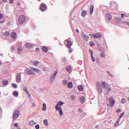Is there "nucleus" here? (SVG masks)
<instances>
[{"mask_svg":"<svg viewBox=\"0 0 129 129\" xmlns=\"http://www.w3.org/2000/svg\"><path fill=\"white\" fill-rule=\"evenodd\" d=\"M68 43L67 44V47H68L70 49L69 50V52H72L73 49L72 48H71V46L73 44L71 40H70V38H69V39H68V40H67Z\"/></svg>","mask_w":129,"mask_h":129,"instance_id":"f257e3e1","label":"nucleus"},{"mask_svg":"<svg viewBox=\"0 0 129 129\" xmlns=\"http://www.w3.org/2000/svg\"><path fill=\"white\" fill-rule=\"evenodd\" d=\"M26 18L24 16V15H21L19 18H18V22L20 24H22L23 23H24L25 22Z\"/></svg>","mask_w":129,"mask_h":129,"instance_id":"f03ea898","label":"nucleus"},{"mask_svg":"<svg viewBox=\"0 0 129 129\" xmlns=\"http://www.w3.org/2000/svg\"><path fill=\"white\" fill-rule=\"evenodd\" d=\"M40 10L43 12L47 10V6L45 3H41L40 4Z\"/></svg>","mask_w":129,"mask_h":129,"instance_id":"7ed1b4c3","label":"nucleus"},{"mask_svg":"<svg viewBox=\"0 0 129 129\" xmlns=\"http://www.w3.org/2000/svg\"><path fill=\"white\" fill-rule=\"evenodd\" d=\"M102 86L103 88H106L108 92L110 91V88L109 87L108 84H107V83H106V82H105L104 81L102 82Z\"/></svg>","mask_w":129,"mask_h":129,"instance_id":"20e7f679","label":"nucleus"},{"mask_svg":"<svg viewBox=\"0 0 129 129\" xmlns=\"http://www.w3.org/2000/svg\"><path fill=\"white\" fill-rule=\"evenodd\" d=\"M58 73V71H55L54 74H53V75H51V77H50V82L51 83H52L53 81V80H54L55 77H56V75H57Z\"/></svg>","mask_w":129,"mask_h":129,"instance_id":"39448f33","label":"nucleus"},{"mask_svg":"<svg viewBox=\"0 0 129 129\" xmlns=\"http://www.w3.org/2000/svg\"><path fill=\"white\" fill-rule=\"evenodd\" d=\"M11 37L12 38L13 40L16 41V40H17V33L12 32L11 34Z\"/></svg>","mask_w":129,"mask_h":129,"instance_id":"423d86ee","label":"nucleus"},{"mask_svg":"<svg viewBox=\"0 0 129 129\" xmlns=\"http://www.w3.org/2000/svg\"><path fill=\"white\" fill-rule=\"evenodd\" d=\"M56 110H58L60 116H62L63 113L62 112V110L61 109V106L57 107V106H55Z\"/></svg>","mask_w":129,"mask_h":129,"instance_id":"0eeeda50","label":"nucleus"},{"mask_svg":"<svg viewBox=\"0 0 129 129\" xmlns=\"http://www.w3.org/2000/svg\"><path fill=\"white\" fill-rule=\"evenodd\" d=\"M82 37L83 39H84V40H86V41H87L89 38V36L87 35V34L84 33L82 34Z\"/></svg>","mask_w":129,"mask_h":129,"instance_id":"6e6552de","label":"nucleus"},{"mask_svg":"<svg viewBox=\"0 0 129 129\" xmlns=\"http://www.w3.org/2000/svg\"><path fill=\"white\" fill-rule=\"evenodd\" d=\"M108 100L109 101V103L111 106H113L114 103L115 102L113 97H109Z\"/></svg>","mask_w":129,"mask_h":129,"instance_id":"1a4fd4ad","label":"nucleus"},{"mask_svg":"<svg viewBox=\"0 0 129 129\" xmlns=\"http://www.w3.org/2000/svg\"><path fill=\"white\" fill-rule=\"evenodd\" d=\"M24 91H25L27 93V94L28 95V97H31V94H30V93L29 92V89H28V87H27L26 86H25L24 87Z\"/></svg>","mask_w":129,"mask_h":129,"instance_id":"9d476101","label":"nucleus"},{"mask_svg":"<svg viewBox=\"0 0 129 129\" xmlns=\"http://www.w3.org/2000/svg\"><path fill=\"white\" fill-rule=\"evenodd\" d=\"M21 73H18L17 74V82H21Z\"/></svg>","mask_w":129,"mask_h":129,"instance_id":"9b49d317","label":"nucleus"},{"mask_svg":"<svg viewBox=\"0 0 129 129\" xmlns=\"http://www.w3.org/2000/svg\"><path fill=\"white\" fill-rule=\"evenodd\" d=\"M94 36V37L95 38H99V37H101L102 34L101 33H97L96 34H92Z\"/></svg>","mask_w":129,"mask_h":129,"instance_id":"f8f14e48","label":"nucleus"},{"mask_svg":"<svg viewBox=\"0 0 129 129\" xmlns=\"http://www.w3.org/2000/svg\"><path fill=\"white\" fill-rule=\"evenodd\" d=\"M94 5H91L90 7V10L91 15H92L93 12L94 11Z\"/></svg>","mask_w":129,"mask_h":129,"instance_id":"ddd939ff","label":"nucleus"},{"mask_svg":"<svg viewBox=\"0 0 129 129\" xmlns=\"http://www.w3.org/2000/svg\"><path fill=\"white\" fill-rule=\"evenodd\" d=\"M26 47H29V48H31L33 46V44L31 43L30 42H27L26 43Z\"/></svg>","mask_w":129,"mask_h":129,"instance_id":"4468645a","label":"nucleus"},{"mask_svg":"<svg viewBox=\"0 0 129 129\" xmlns=\"http://www.w3.org/2000/svg\"><path fill=\"white\" fill-rule=\"evenodd\" d=\"M80 100L82 103H84L85 101V97H84V96H81Z\"/></svg>","mask_w":129,"mask_h":129,"instance_id":"2eb2a0df","label":"nucleus"},{"mask_svg":"<svg viewBox=\"0 0 129 129\" xmlns=\"http://www.w3.org/2000/svg\"><path fill=\"white\" fill-rule=\"evenodd\" d=\"M73 82H69L68 83V88H73Z\"/></svg>","mask_w":129,"mask_h":129,"instance_id":"dca6fc26","label":"nucleus"},{"mask_svg":"<svg viewBox=\"0 0 129 129\" xmlns=\"http://www.w3.org/2000/svg\"><path fill=\"white\" fill-rule=\"evenodd\" d=\"M31 69L35 72H36V73H39L40 72L39 69H37V68H33V67H31Z\"/></svg>","mask_w":129,"mask_h":129,"instance_id":"f3484780","label":"nucleus"},{"mask_svg":"<svg viewBox=\"0 0 129 129\" xmlns=\"http://www.w3.org/2000/svg\"><path fill=\"white\" fill-rule=\"evenodd\" d=\"M64 102H63L62 101H58V102H57V104H56V105H55V106H57V107H59V105H62L63 104H64Z\"/></svg>","mask_w":129,"mask_h":129,"instance_id":"a211bd4d","label":"nucleus"},{"mask_svg":"<svg viewBox=\"0 0 129 129\" xmlns=\"http://www.w3.org/2000/svg\"><path fill=\"white\" fill-rule=\"evenodd\" d=\"M66 69H67V71H68V72L69 73H71L72 71V68L71 66H69L67 67Z\"/></svg>","mask_w":129,"mask_h":129,"instance_id":"6ab92c4d","label":"nucleus"},{"mask_svg":"<svg viewBox=\"0 0 129 129\" xmlns=\"http://www.w3.org/2000/svg\"><path fill=\"white\" fill-rule=\"evenodd\" d=\"M78 88L79 91H83L84 88H83V86H82V85H79L78 86Z\"/></svg>","mask_w":129,"mask_h":129,"instance_id":"aec40b11","label":"nucleus"},{"mask_svg":"<svg viewBox=\"0 0 129 129\" xmlns=\"http://www.w3.org/2000/svg\"><path fill=\"white\" fill-rule=\"evenodd\" d=\"M22 45H19V47H18V51L20 53V52H22Z\"/></svg>","mask_w":129,"mask_h":129,"instance_id":"412c9836","label":"nucleus"},{"mask_svg":"<svg viewBox=\"0 0 129 129\" xmlns=\"http://www.w3.org/2000/svg\"><path fill=\"white\" fill-rule=\"evenodd\" d=\"M86 15H87V11H86V10H84L83 11H82V16H83V17H85Z\"/></svg>","mask_w":129,"mask_h":129,"instance_id":"4be33fe9","label":"nucleus"},{"mask_svg":"<svg viewBox=\"0 0 129 129\" xmlns=\"http://www.w3.org/2000/svg\"><path fill=\"white\" fill-rule=\"evenodd\" d=\"M35 124H36V123H35V122H34V121H30V122H29V125L30 126H34V125H35Z\"/></svg>","mask_w":129,"mask_h":129,"instance_id":"5701e85b","label":"nucleus"},{"mask_svg":"<svg viewBox=\"0 0 129 129\" xmlns=\"http://www.w3.org/2000/svg\"><path fill=\"white\" fill-rule=\"evenodd\" d=\"M17 119V111H15L13 113V119Z\"/></svg>","mask_w":129,"mask_h":129,"instance_id":"b1692460","label":"nucleus"},{"mask_svg":"<svg viewBox=\"0 0 129 129\" xmlns=\"http://www.w3.org/2000/svg\"><path fill=\"white\" fill-rule=\"evenodd\" d=\"M42 50H43V51H45V52H47V51H48V48L46 46H43Z\"/></svg>","mask_w":129,"mask_h":129,"instance_id":"393cba45","label":"nucleus"},{"mask_svg":"<svg viewBox=\"0 0 129 129\" xmlns=\"http://www.w3.org/2000/svg\"><path fill=\"white\" fill-rule=\"evenodd\" d=\"M8 80H5L3 81V85H5V86L8 85Z\"/></svg>","mask_w":129,"mask_h":129,"instance_id":"a878e982","label":"nucleus"},{"mask_svg":"<svg viewBox=\"0 0 129 129\" xmlns=\"http://www.w3.org/2000/svg\"><path fill=\"white\" fill-rule=\"evenodd\" d=\"M115 20L117 22H120V21H121V18H118V17H115L114 18Z\"/></svg>","mask_w":129,"mask_h":129,"instance_id":"bb28decb","label":"nucleus"},{"mask_svg":"<svg viewBox=\"0 0 129 129\" xmlns=\"http://www.w3.org/2000/svg\"><path fill=\"white\" fill-rule=\"evenodd\" d=\"M106 16V18H108V19L109 20H110L112 19V16L111 15H110V14H107Z\"/></svg>","mask_w":129,"mask_h":129,"instance_id":"cd10ccee","label":"nucleus"},{"mask_svg":"<svg viewBox=\"0 0 129 129\" xmlns=\"http://www.w3.org/2000/svg\"><path fill=\"white\" fill-rule=\"evenodd\" d=\"M43 123L45 126H48V120L46 119L45 120H44Z\"/></svg>","mask_w":129,"mask_h":129,"instance_id":"c85d7f7f","label":"nucleus"},{"mask_svg":"<svg viewBox=\"0 0 129 129\" xmlns=\"http://www.w3.org/2000/svg\"><path fill=\"white\" fill-rule=\"evenodd\" d=\"M38 64H39V62L38 61H34V62H33V64L34 66H37V65H38Z\"/></svg>","mask_w":129,"mask_h":129,"instance_id":"c756f323","label":"nucleus"},{"mask_svg":"<svg viewBox=\"0 0 129 129\" xmlns=\"http://www.w3.org/2000/svg\"><path fill=\"white\" fill-rule=\"evenodd\" d=\"M46 103H43V107H42V110H46Z\"/></svg>","mask_w":129,"mask_h":129,"instance_id":"7c9ffc66","label":"nucleus"},{"mask_svg":"<svg viewBox=\"0 0 129 129\" xmlns=\"http://www.w3.org/2000/svg\"><path fill=\"white\" fill-rule=\"evenodd\" d=\"M97 88L98 91L102 90V87L100 86V85H97Z\"/></svg>","mask_w":129,"mask_h":129,"instance_id":"2f4dec72","label":"nucleus"},{"mask_svg":"<svg viewBox=\"0 0 129 129\" xmlns=\"http://www.w3.org/2000/svg\"><path fill=\"white\" fill-rule=\"evenodd\" d=\"M67 83H68V80H63L62 81V84L64 85H67Z\"/></svg>","mask_w":129,"mask_h":129,"instance_id":"473e14b6","label":"nucleus"},{"mask_svg":"<svg viewBox=\"0 0 129 129\" xmlns=\"http://www.w3.org/2000/svg\"><path fill=\"white\" fill-rule=\"evenodd\" d=\"M126 101V99L125 98H122L121 100V103H124Z\"/></svg>","mask_w":129,"mask_h":129,"instance_id":"72a5a7b5","label":"nucleus"},{"mask_svg":"<svg viewBox=\"0 0 129 129\" xmlns=\"http://www.w3.org/2000/svg\"><path fill=\"white\" fill-rule=\"evenodd\" d=\"M100 55H101V57L102 58H105V53H100Z\"/></svg>","mask_w":129,"mask_h":129,"instance_id":"f704fd0d","label":"nucleus"},{"mask_svg":"<svg viewBox=\"0 0 129 129\" xmlns=\"http://www.w3.org/2000/svg\"><path fill=\"white\" fill-rule=\"evenodd\" d=\"M89 51L91 54V58L92 59L93 51L92 49H90Z\"/></svg>","mask_w":129,"mask_h":129,"instance_id":"c9c22d12","label":"nucleus"},{"mask_svg":"<svg viewBox=\"0 0 129 129\" xmlns=\"http://www.w3.org/2000/svg\"><path fill=\"white\" fill-rule=\"evenodd\" d=\"M89 44L90 45H91V46H93V45H94L95 43L93 41H91Z\"/></svg>","mask_w":129,"mask_h":129,"instance_id":"e433bc0d","label":"nucleus"},{"mask_svg":"<svg viewBox=\"0 0 129 129\" xmlns=\"http://www.w3.org/2000/svg\"><path fill=\"white\" fill-rule=\"evenodd\" d=\"M92 60L93 62H95V57H94V56H93V54H92Z\"/></svg>","mask_w":129,"mask_h":129,"instance_id":"4c0bfd02","label":"nucleus"},{"mask_svg":"<svg viewBox=\"0 0 129 129\" xmlns=\"http://www.w3.org/2000/svg\"><path fill=\"white\" fill-rule=\"evenodd\" d=\"M12 86L13 88H17V85L15 84H12Z\"/></svg>","mask_w":129,"mask_h":129,"instance_id":"58836bf2","label":"nucleus"},{"mask_svg":"<svg viewBox=\"0 0 129 129\" xmlns=\"http://www.w3.org/2000/svg\"><path fill=\"white\" fill-rule=\"evenodd\" d=\"M71 99L74 100V99H75V95H72L71 96Z\"/></svg>","mask_w":129,"mask_h":129,"instance_id":"ea45409f","label":"nucleus"},{"mask_svg":"<svg viewBox=\"0 0 129 129\" xmlns=\"http://www.w3.org/2000/svg\"><path fill=\"white\" fill-rule=\"evenodd\" d=\"M124 113H125L124 112H123V113H122V114H121L120 115L119 118H122L123 116L124 115Z\"/></svg>","mask_w":129,"mask_h":129,"instance_id":"a19ab883","label":"nucleus"},{"mask_svg":"<svg viewBox=\"0 0 129 129\" xmlns=\"http://www.w3.org/2000/svg\"><path fill=\"white\" fill-rule=\"evenodd\" d=\"M5 36H10V32H6L5 33Z\"/></svg>","mask_w":129,"mask_h":129,"instance_id":"79ce46f5","label":"nucleus"},{"mask_svg":"<svg viewBox=\"0 0 129 129\" xmlns=\"http://www.w3.org/2000/svg\"><path fill=\"white\" fill-rule=\"evenodd\" d=\"M32 69H31V70H28L27 71V74H32Z\"/></svg>","mask_w":129,"mask_h":129,"instance_id":"37998d69","label":"nucleus"},{"mask_svg":"<svg viewBox=\"0 0 129 129\" xmlns=\"http://www.w3.org/2000/svg\"><path fill=\"white\" fill-rule=\"evenodd\" d=\"M126 14H121V18H124L125 17H126Z\"/></svg>","mask_w":129,"mask_h":129,"instance_id":"c03bdc74","label":"nucleus"},{"mask_svg":"<svg viewBox=\"0 0 129 129\" xmlns=\"http://www.w3.org/2000/svg\"><path fill=\"white\" fill-rule=\"evenodd\" d=\"M13 95L15 96V97H17V91L13 92Z\"/></svg>","mask_w":129,"mask_h":129,"instance_id":"a18cd8bd","label":"nucleus"},{"mask_svg":"<svg viewBox=\"0 0 129 129\" xmlns=\"http://www.w3.org/2000/svg\"><path fill=\"white\" fill-rule=\"evenodd\" d=\"M107 74H108V75H109L110 76L112 77V75L111 74V73H110V72H109V71H107Z\"/></svg>","mask_w":129,"mask_h":129,"instance_id":"49530a36","label":"nucleus"},{"mask_svg":"<svg viewBox=\"0 0 129 129\" xmlns=\"http://www.w3.org/2000/svg\"><path fill=\"white\" fill-rule=\"evenodd\" d=\"M119 121H117V122H116L114 124V125L117 126V125H118V124H119Z\"/></svg>","mask_w":129,"mask_h":129,"instance_id":"de8ad7c7","label":"nucleus"},{"mask_svg":"<svg viewBox=\"0 0 129 129\" xmlns=\"http://www.w3.org/2000/svg\"><path fill=\"white\" fill-rule=\"evenodd\" d=\"M35 128H36V129H39V128H40L39 125H36Z\"/></svg>","mask_w":129,"mask_h":129,"instance_id":"09e8293b","label":"nucleus"},{"mask_svg":"<svg viewBox=\"0 0 129 129\" xmlns=\"http://www.w3.org/2000/svg\"><path fill=\"white\" fill-rule=\"evenodd\" d=\"M4 18V15L2 14H0V19H3Z\"/></svg>","mask_w":129,"mask_h":129,"instance_id":"8fccbe9b","label":"nucleus"},{"mask_svg":"<svg viewBox=\"0 0 129 129\" xmlns=\"http://www.w3.org/2000/svg\"><path fill=\"white\" fill-rule=\"evenodd\" d=\"M100 51H101V52H104V49L103 48H102L101 47L100 48Z\"/></svg>","mask_w":129,"mask_h":129,"instance_id":"3c124183","label":"nucleus"},{"mask_svg":"<svg viewBox=\"0 0 129 129\" xmlns=\"http://www.w3.org/2000/svg\"><path fill=\"white\" fill-rule=\"evenodd\" d=\"M98 49L99 50L101 51V46L100 45H99V44L98 45Z\"/></svg>","mask_w":129,"mask_h":129,"instance_id":"603ef678","label":"nucleus"},{"mask_svg":"<svg viewBox=\"0 0 129 129\" xmlns=\"http://www.w3.org/2000/svg\"><path fill=\"white\" fill-rule=\"evenodd\" d=\"M19 115H20V112H19V111H17V118H18V117L19 116Z\"/></svg>","mask_w":129,"mask_h":129,"instance_id":"864d4df0","label":"nucleus"},{"mask_svg":"<svg viewBox=\"0 0 129 129\" xmlns=\"http://www.w3.org/2000/svg\"><path fill=\"white\" fill-rule=\"evenodd\" d=\"M121 110L120 109H117V110H116V112H120Z\"/></svg>","mask_w":129,"mask_h":129,"instance_id":"5fc2aeb1","label":"nucleus"},{"mask_svg":"<svg viewBox=\"0 0 129 129\" xmlns=\"http://www.w3.org/2000/svg\"><path fill=\"white\" fill-rule=\"evenodd\" d=\"M14 3V0H10V4H13Z\"/></svg>","mask_w":129,"mask_h":129,"instance_id":"6e6d98bb","label":"nucleus"},{"mask_svg":"<svg viewBox=\"0 0 129 129\" xmlns=\"http://www.w3.org/2000/svg\"><path fill=\"white\" fill-rule=\"evenodd\" d=\"M31 74H32L33 75H35V72H34L33 70V71L32 70Z\"/></svg>","mask_w":129,"mask_h":129,"instance_id":"4d7b16f0","label":"nucleus"},{"mask_svg":"<svg viewBox=\"0 0 129 129\" xmlns=\"http://www.w3.org/2000/svg\"><path fill=\"white\" fill-rule=\"evenodd\" d=\"M36 50L37 51H39V47H36Z\"/></svg>","mask_w":129,"mask_h":129,"instance_id":"13d9d810","label":"nucleus"},{"mask_svg":"<svg viewBox=\"0 0 129 129\" xmlns=\"http://www.w3.org/2000/svg\"><path fill=\"white\" fill-rule=\"evenodd\" d=\"M3 23H5V21H0V23L1 24H3Z\"/></svg>","mask_w":129,"mask_h":129,"instance_id":"bf43d9fd","label":"nucleus"},{"mask_svg":"<svg viewBox=\"0 0 129 129\" xmlns=\"http://www.w3.org/2000/svg\"><path fill=\"white\" fill-rule=\"evenodd\" d=\"M2 107H0V113H2Z\"/></svg>","mask_w":129,"mask_h":129,"instance_id":"052dcab7","label":"nucleus"},{"mask_svg":"<svg viewBox=\"0 0 129 129\" xmlns=\"http://www.w3.org/2000/svg\"><path fill=\"white\" fill-rule=\"evenodd\" d=\"M14 126H15V127H17V123H15L14 124Z\"/></svg>","mask_w":129,"mask_h":129,"instance_id":"680f3d73","label":"nucleus"},{"mask_svg":"<svg viewBox=\"0 0 129 129\" xmlns=\"http://www.w3.org/2000/svg\"><path fill=\"white\" fill-rule=\"evenodd\" d=\"M76 31L78 32V33H79L80 32L79 29H76Z\"/></svg>","mask_w":129,"mask_h":129,"instance_id":"e2e57ef3","label":"nucleus"},{"mask_svg":"<svg viewBox=\"0 0 129 129\" xmlns=\"http://www.w3.org/2000/svg\"><path fill=\"white\" fill-rule=\"evenodd\" d=\"M79 111L80 112H82V110H81V109H79Z\"/></svg>","mask_w":129,"mask_h":129,"instance_id":"0e129e2a","label":"nucleus"},{"mask_svg":"<svg viewBox=\"0 0 129 129\" xmlns=\"http://www.w3.org/2000/svg\"><path fill=\"white\" fill-rule=\"evenodd\" d=\"M4 2V3H6L7 2V0H2Z\"/></svg>","mask_w":129,"mask_h":129,"instance_id":"69168bd1","label":"nucleus"},{"mask_svg":"<svg viewBox=\"0 0 129 129\" xmlns=\"http://www.w3.org/2000/svg\"><path fill=\"white\" fill-rule=\"evenodd\" d=\"M17 5H18V6H20V3H18V4H17Z\"/></svg>","mask_w":129,"mask_h":129,"instance_id":"338daca9","label":"nucleus"},{"mask_svg":"<svg viewBox=\"0 0 129 129\" xmlns=\"http://www.w3.org/2000/svg\"><path fill=\"white\" fill-rule=\"evenodd\" d=\"M15 49V47L12 48V50H14Z\"/></svg>","mask_w":129,"mask_h":129,"instance_id":"774afa93","label":"nucleus"}]
</instances>
